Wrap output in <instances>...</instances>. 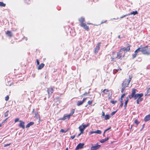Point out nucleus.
<instances>
[{
  "mask_svg": "<svg viewBox=\"0 0 150 150\" xmlns=\"http://www.w3.org/2000/svg\"><path fill=\"white\" fill-rule=\"evenodd\" d=\"M148 46H145L144 47H142V53L144 55H150V50L147 49Z\"/></svg>",
  "mask_w": 150,
  "mask_h": 150,
  "instance_id": "1",
  "label": "nucleus"
},
{
  "mask_svg": "<svg viewBox=\"0 0 150 150\" xmlns=\"http://www.w3.org/2000/svg\"><path fill=\"white\" fill-rule=\"evenodd\" d=\"M144 94L143 93H136V94L132 96L129 98L130 99L134 98V100H136L139 98H141L143 96Z\"/></svg>",
  "mask_w": 150,
  "mask_h": 150,
  "instance_id": "2",
  "label": "nucleus"
},
{
  "mask_svg": "<svg viewBox=\"0 0 150 150\" xmlns=\"http://www.w3.org/2000/svg\"><path fill=\"white\" fill-rule=\"evenodd\" d=\"M130 45L129 44H128V46L127 48L124 47L122 48H121L120 50V52H122V51H124L125 52H124V54L123 55L122 57H124L125 56V51L127 52L129 51L130 50Z\"/></svg>",
  "mask_w": 150,
  "mask_h": 150,
  "instance_id": "3",
  "label": "nucleus"
},
{
  "mask_svg": "<svg viewBox=\"0 0 150 150\" xmlns=\"http://www.w3.org/2000/svg\"><path fill=\"white\" fill-rule=\"evenodd\" d=\"M54 87L49 88H47V92L48 94L49 98L50 95H51L52 93L54 91Z\"/></svg>",
  "mask_w": 150,
  "mask_h": 150,
  "instance_id": "4",
  "label": "nucleus"
},
{
  "mask_svg": "<svg viewBox=\"0 0 150 150\" xmlns=\"http://www.w3.org/2000/svg\"><path fill=\"white\" fill-rule=\"evenodd\" d=\"M100 44V42L98 43L95 48L94 52L95 54H97L98 50H99Z\"/></svg>",
  "mask_w": 150,
  "mask_h": 150,
  "instance_id": "5",
  "label": "nucleus"
},
{
  "mask_svg": "<svg viewBox=\"0 0 150 150\" xmlns=\"http://www.w3.org/2000/svg\"><path fill=\"white\" fill-rule=\"evenodd\" d=\"M84 145V144L83 143H79L76 147L75 150H77L83 148V146Z\"/></svg>",
  "mask_w": 150,
  "mask_h": 150,
  "instance_id": "6",
  "label": "nucleus"
},
{
  "mask_svg": "<svg viewBox=\"0 0 150 150\" xmlns=\"http://www.w3.org/2000/svg\"><path fill=\"white\" fill-rule=\"evenodd\" d=\"M100 146V145L98 144H97L95 146L91 147V150H96L99 149Z\"/></svg>",
  "mask_w": 150,
  "mask_h": 150,
  "instance_id": "7",
  "label": "nucleus"
},
{
  "mask_svg": "<svg viewBox=\"0 0 150 150\" xmlns=\"http://www.w3.org/2000/svg\"><path fill=\"white\" fill-rule=\"evenodd\" d=\"M137 91V89L134 88H133L132 90L131 94L129 96V98L130 97L136 94V93Z\"/></svg>",
  "mask_w": 150,
  "mask_h": 150,
  "instance_id": "8",
  "label": "nucleus"
},
{
  "mask_svg": "<svg viewBox=\"0 0 150 150\" xmlns=\"http://www.w3.org/2000/svg\"><path fill=\"white\" fill-rule=\"evenodd\" d=\"M128 83V80L126 79L123 82L122 84V87H124L126 88L129 85Z\"/></svg>",
  "mask_w": 150,
  "mask_h": 150,
  "instance_id": "9",
  "label": "nucleus"
},
{
  "mask_svg": "<svg viewBox=\"0 0 150 150\" xmlns=\"http://www.w3.org/2000/svg\"><path fill=\"white\" fill-rule=\"evenodd\" d=\"M19 122H20V124L19 125V127H20L22 128L23 129H24L25 128V126L24 125L25 122L23 121L20 120Z\"/></svg>",
  "mask_w": 150,
  "mask_h": 150,
  "instance_id": "10",
  "label": "nucleus"
},
{
  "mask_svg": "<svg viewBox=\"0 0 150 150\" xmlns=\"http://www.w3.org/2000/svg\"><path fill=\"white\" fill-rule=\"evenodd\" d=\"M81 27L85 29L86 30L88 31L89 30V27L88 26H87L85 23L84 24H83L82 25H80Z\"/></svg>",
  "mask_w": 150,
  "mask_h": 150,
  "instance_id": "11",
  "label": "nucleus"
},
{
  "mask_svg": "<svg viewBox=\"0 0 150 150\" xmlns=\"http://www.w3.org/2000/svg\"><path fill=\"white\" fill-rule=\"evenodd\" d=\"M79 21L81 23V25H82L83 24H84L85 23H84L83 22L85 21V18L84 17H81V18H79Z\"/></svg>",
  "mask_w": 150,
  "mask_h": 150,
  "instance_id": "12",
  "label": "nucleus"
},
{
  "mask_svg": "<svg viewBox=\"0 0 150 150\" xmlns=\"http://www.w3.org/2000/svg\"><path fill=\"white\" fill-rule=\"evenodd\" d=\"M150 120V114H149L145 116L144 118V121L147 122Z\"/></svg>",
  "mask_w": 150,
  "mask_h": 150,
  "instance_id": "13",
  "label": "nucleus"
},
{
  "mask_svg": "<svg viewBox=\"0 0 150 150\" xmlns=\"http://www.w3.org/2000/svg\"><path fill=\"white\" fill-rule=\"evenodd\" d=\"M123 55H122V53H121V52L120 51L117 52V57L115 58H117L118 59H120V58Z\"/></svg>",
  "mask_w": 150,
  "mask_h": 150,
  "instance_id": "14",
  "label": "nucleus"
},
{
  "mask_svg": "<svg viewBox=\"0 0 150 150\" xmlns=\"http://www.w3.org/2000/svg\"><path fill=\"white\" fill-rule=\"evenodd\" d=\"M138 13L137 11H133L132 12H131L130 13H128V15L129 16L131 15H134L137 14Z\"/></svg>",
  "mask_w": 150,
  "mask_h": 150,
  "instance_id": "15",
  "label": "nucleus"
},
{
  "mask_svg": "<svg viewBox=\"0 0 150 150\" xmlns=\"http://www.w3.org/2000/svg\"><path fill=\"white\" fill-rule=\"evenodd\" d=\"M34 124V122H29L26 126V128H28L31 126L33 125Z\"/></svg>",
  "mask_w": 150,
  "mask_h": 150,
  "instance_id": "16",
  "label": "nucleus"
},
{
  "mask_svg": "<svg viewBox=\"0 0 150 150\" xmlns=\"http://www.w3.org/2000/svg\"><path fill=\"white\" fill-rule=\"evenodd\" d=\"M45 64L43 63H41L40 65H39L38 68V69L40 70L42 69L44 66Z\"/></svg>",
  "mask_w": 150,
  "mask_h": 150,
  "instance_id": "17",
  "label": "nucleus"
},
{
  "mask_svg": "<svg viewBox=\"0 0 150 150\" xmlns=\"http://www.w3.org/2000/svg\"><path fill=\"white\" fill-rule=\"evenodd\" d=\"M70 116H70V115L69 114L68 115H66L65 114L64 115V118L65 119V120L66 119H68V120L70 118Z\"/></svg>",
  "mask_w": 150,
  "mask_h": 150,
  "instance_id": "18",
  "label": "nucleus"
},
{
  "mask_svg": "<svg viewBox=\"0 0 150 150\" xmlns=\"http://www.w3.org/2000/svg\"><path fill=\"white\" fill-rule=\"evenodd\" d=\"M142 50V47H139L137 50H136L134 51V53H138L139 52H142L141 50Z\"/></svg>",
  "mask_w": 150,
  "mask_h": 150,
  "instance_id": "19",
  "label": "nucleus"
},
{
  "mask_svg": "<svg viewBox=\"0 0 150 150\" xmlns=\"http://www.w3.org/2000/svg\"><path fill=\"white\" fill-rule=\"evenodd\" d=\"M126 98L127 100L125 101V103L124 107L125 109L127 107V104L129 101L128 98V97H127Z\"/></svg>",
  "mask_w": 150,
  "mask_h": 150,
  "instance_id": "20",
  "label": "nucleus"
},
{
  "mask_svg": "<svg viewBox=\"0 0 150 150\" xmlns=\"http://www.w3.org/2000/svg\"><path fill=\"white\" fill-rule=\"evenodd\" d=\"M6 34H7L9 37H11L12 36V33L11 32L9 31H7Z\"/></svg>",
  "mask_w": 150,
  "mask_h": 150,
  "instance_id": "21",
  "label": "nucleus"
},
{
  "mask_svg": "<svg viewBox=\"0 0 150 150\" xmlns=\"http://www.w3.org/2000/svg\"><path fill=\"white\" fill-rule=\"evenodd\" d=\"M83 103L82 102V101H79L77 103V105L78 106H80L82 105Z\"/></svg>",
  "mask_w": 150,
  "mask_h": 150,
  "instance_id": "22",
  "label": "nucleus"
},
{
  "mask_svg": "<svg viewBox=\"0 0 150 150\" xmlns=\"http://www.w3.org/2000/svg\"><path fill=\"white\" fill-rule=\"evenodd\" d=\"M143 98H138L137 100V104H139V102H141Z\"/></svg>",
  "mask_w": 150,
  "mask_h": 150,
  "instance_id": "23",
  "label": "nucleus"
},
{
  "mask_svg": "<svg viewBox=\"0 0 150 150\" xmlns=\"http://www.w3.org/2000/svg\"><path fill=\"white\" fill-rule=\"evenodd\" d=\"M110 118V115L109 114L106 115H105V120H109Z\"/></svg>",
  "mask_w": 150,
  "mask_h": 150,
  "instance_id": "24",
  "label": "nucleus"
},
{
  "mask_svg": "<svg viewBox=\"0 0 150 150\" xmlns=\"http://www.w3.org/2000/svg\"><path fill=\"white\" fill-rule=\"evenodd\" d=\"M146 95L150 96V87L148 89L147 94H145V96Z\"/></svg>",
  "mask_w": 150,
  "mask_h": 150,
  "instance_id": "25",
  "label": "nucleus"
},
{
  "mask_svg": "<svg viewBox=\"0 0 150 150\" xmlns=\"http://www.w3.org/2000/svg\"><path fill=\"white\" fill-rule=\"evenodd\" d=\"M6 4L3 2L0 1V6L4 7L6 6Z\"/></svg>",
  "mask_w": 150,
  "mask_h": 150,
  "instance_id": "26",
  "label": "nucleus"
},
{
  "mask_svg": "<svg viewBox=\"0 0 150 150\" xmlns=\"http://www.w3.org/2000/svg\"><path fill=\"white\" fill-rule=\"evenodd\" d=\"M108 91V90L107 89H105L104 90L101 92L103 96L104 95V93H106V92H107Z\"/></svg>",
  "mask_w": 150,
  "mask_h": 150,
  "instance_id": "27",
  "label": "nucleus"
},
{
  "mask_svg": "<svg viewBox=\"0 0 150 150\" xmlns=\"http://www.w3.org/2000/svg\"><path fill=\"white\" fill-rule=\"evenodd\" d=\"M89 125V124H88L86 125H82L83 129H84Z\"/></svg>",
  "mask_w": 150,
  "mask_h": 150,
  "instance_id": "28",
  "label": "nucleus"
},
{
  "mask_svg": "<svg viewBox=\"0 0 150 150\" xmlns=\"http://www.w3.org/2000/svg\"><path fill=\"white\" fill-rule=\"evenodd\" d=\"M75 111V110L74 109H72L70 113L69 114L70 116L72 115L74 113Z\"/></svg>",
  "mask_w": 150,
  "mask_h": 150,
  "instance_id": "29",
  "label": "nucleus"
},
{
  "mask_svg": "<svg viewBox=\"0 0 150 150\" xmlns=\"http://www.w3.org/2000/svg\"><path fill=\"white\" fill-rule=\"evenodd\" d=\"M89 93V91H88V92H85L83 94V95H81V97H83L84 96H87L88 95Z\"/></svg>",
  "mask_w": 150,
  "mask_h": 150,
  "instance_id": "30",
  "label": "nucleus"
},
{
  "mask_svg": "<svg viewBox=\"0 0 150 150\" xmlns=\"http://www.w3.org/2000/svg\"><path fill=\"white\" fill-rule=\"evenodd\" d=\"M95 132L96 133L100 134L101 133V131L100 130H97L96 131H95Z\"/></svg>",
  "mask_w": 150,
  "mask_h": 150,
  "instance_id": "31",
  "label": "nucleus"
},
{
  "mask_svg": "<svg viewBox=\"0 0 150 150\" xmlns=\"http://www.w3.org/2000/svg\"><path fill=\"white\" fill-rule=\"evenodd\" d=\"M117 110H117L116 111L112 112L110 114V115L111 116H113V115H114L116 112L117 111Z\"/></svg>",
  "mask_w": 150,
  "mask_h": 150,
  "instance_id": "32",
  "label": "nucleus"
},
{
  "mask_svg": "<svg viewBox=\"0 0 150 150\" xmlns=\"http://www.w3.org/2000/svg\"><path fill=\"white\" fill-rule=\"evenodd\" d=\"M100 143H103L105 142H106V141L105 139H102L101 140H100Z\"/></svg>",
  "mask_w": 150,
  "mask_h": 150,
  "instance_id": "33",
  "label": "nucleus"
},
{
  "mask_svg": "<svg viewBox=\"0 0 150 150\" xmlns=\"http://www.w3.org/2000/svg\"><path fill=\"white\" fill-rule=\"evenodd\" d=\"M25 2L27 4H29L30 3V0H25Z\"/></svg>",
  "mask_w": 150,
  "mask_h": 150,
  "instance_id": "34",
  "label": "nucleus"
},
{
  "mask_svg": "<svg viewBox=\"0 0 150 150\" xmlns=\"http://www.w3.org/2000/svg\"><path fill=\"white\" fill-rule=\"evenodd\" d=\"M9 112V111L7 110L4 114V116L5 117H7L8 115V113Z\"/></svg>",
  "mask_w": 150,
  "mask_h": 150,
  "instance_id": "35",
  "label": "nucleus"
},
{
  "mask_svg": "<svg viewBox=\"0 0 150 150\" xmlns=\"http://www.w3.org/2000/svg\"><path fill=\"white\" fill-rule=\"evenodd\" d=\"M137 53H134V54L132 55V59H134L135 57H136V56H137Z\"/></svg>",
  "mask_w": 150,
  "mask_h": 150,
  "instance_id": "36",
  "label": "nucleus"
},
{
  "mask_svg": "<svg viewBox=\"0 0 150 150\" xmlns=\"http://www.w3.org/2000/svg\"><path fill=\"white\" fill-rule=\"evenodd\" d=\"M134 122L137 125H138L139 123V122H138L137 119H136L134 120Z\"/></svg>",
  "mask_w": 150,
  "mask_h": 150,
  "instance_id": "37",
  "label": "nucleus"
},
{
  "mask_svg": "<svg viewBox=\"0 0 150 150\" xmlns=\"http://www.w3.org/2000/svg\"><path fill=\"white\" fill-rule=\"evenodd\" d=\"M110 102L111 103H112V104H115L116 103H117V101L116 100H111Z\"/></svg>",
  "mask_w": 150,
  "mask_h": 150,
  "instance_id": "38",
  "label": "nucleus"
},
{
  "mask_svg": "<svg viewBox=\"0 0 150 150\" xmlns=\"http://www.w3.org/2000/svg\"><path fill=\"white\" fill-rule=\"evenodd\" d=\"M125 87H122V88L121 90V93H122L124 92V90L125 89Z\"/></svg>",
  "mask_w": 150,
  "mask_h": 150,
  "instance_id": "39",
  "label": "nucleus"
},
{
  "mask_svg": "<svg viewBox=\"0 0 150 150\" xmlns=\"http://www.w3.org/2000/svg\"><path fill=\"white\" fill-rule=\"evenodd\" d=\"M132 79V77H130V76H129V78L128 80V83H129L130 81H131Z\"/></svg>",
  "mask_w": 150,
  "mask_h": 150,
  "instance_id": "40",
  "label": "nucleus"
},
{
  "mask_svg": "<svg viewBox=\"0 0 150 150\" xmlns=\"http://www.w3.org/2000/svg\"><path fill=\"white\" fill-rule=\"evenodd\" d=\"M9 99V97L8 96H7L5 97V100L6 101H7Z\"/></svg>",
  "mask_w": 150,
  "mask_h": 150,
  "instance_id": "41",
  "label": "nucleus"
},
{
  "mask_svg": "<svg viewBox=\"0 0 150 150\" xmlns=\"http://www.w3.org/2000/svg\"><path fill=\"white\" fill-rule=\"evenodd\" d=\"M84 130V129H80V134H83V133Z\"/></svg>",
  "mask_w": 150,
  "mask_h": 150,
  "instance_id": "42",
  "label": "nucleus"
},
{
  "mask_svg": "<svg viewBox=\"0 0 150 150\" xmlns=\"http://www.w3.org/2000/svg\"><path fill=\"white\" fill-rule=\"evenodd\" d=\"M128 14H126V15H124L123 16H122L120 17V18H122L126 16H128Z\"/></svg>",
  "mask_w": 150,
  "mask_h": 150,
  "instance_id": "43",
  "label": "nucleus"
},
{
  "mask_svg": "<svg viewBox=\"0 0 150 150\" xmlns=\"http://www.w3.org/2000/svg\"><path fill=\"white\" fill-rule=\"evenodd\" d=\"M92 101H88V104L89 105H91L92 103Z\"/></svg>",
  "mask_w": 150,
  "mask_h": 150,
  "instance_id": "44",
  "label": "nucleus"
},
{
  "mask_svg": "<svg viewBox=\"0 0 150 150\" xmlns=\"http://www.w3.org/2000/svg\"><path fill=\"white\" fill-rule=\"evenodd\" d=\"M116 58H114V57H111V61L112 62H113L114 61V59H115Z\"/></svg>",
  "mask_w": 150,
  "mask_h": 150,
  "instance_id": "45",
  "label": "nucleus"
},
{
  "mask_svg": "<svg viewBox=\"0 0 150 150\" xmlns=\"http://www.w3.org/2000/svg\"><path fill=\"white\" fill-rule=\"evenodd\" d=\"M87 98H84L82 101V102L84 103L87 99Z\"/></svg>",
  "mask_w": 150,
  "mask_h": 150,
  "instance_id": "46",
  "label": "nucleus"
},
{
  "mask_svg": "<svg viewBox=\"0 0 150 150\" xmlns=\"http://www.w3.org/2000/svg\"><path fill=\"white\" fill-rule=\"evenodd\" d=\"M10 144H11V143L5 144H4V147H6L7 146H9L10 145Z\"/></svg>",
  "mask_w": 150,
  "mask_h": 150,
  "instance_id": "47",
  "label": "nucleus"
},
{
  "mask_svg": "<svg viewBox=\"0 0 150 150\" xmlns=\"http://www.w3.org/2000/svg\"><path fill=\"white\" fill-rule=\"evenodd\" d=\"M89 133L90 134H91L95 133H96V132H95V131H92L90 132H89Z\"/></svg>",
  "mask_w": 150,
  "mask_h": 150,
  "instance_id": "48",
  "label": "nucleus"
},
{
  "mask_svg": "<svg viewBox=\"0 0 150 150\" xmlns=\"http://www.w3.org/2000/svg\"><path fill=\"white\" fill-rule=\"evenodd\" d=\"M60 132H63V133H65L66 131H64L63 129H61V130H60Z\"/></svg>",
  "mask_w": 150,
  "mask_h": 150,
  "instance_id": "49",
  "label": "nucleus"
},
{
  "mask_svg": "<svg viewBox=\"0 0 150 150\" xmlns=\"http://www.w3.org/2000/svg\"><path fill=\"white\" fill-rule=\"evenodd\" d=\"M19 118H17L15 119V122H18V121H19Z\"/></svg>",
  "mask_w": 150,
  "mask_h": 150,
  "instance_id": "50",
  "label": "nucleus"
},
{
  "mask_svg": "<svg viewBox=\"0 0 150 150\" xmlns=\"http://www.w3.org/2000/svg\"><path fill=\"white\" fill-rule=\"evenodd\" d=\"M36 63H37V64L38 65H39L40 62H39V60L38 59H36Z\"/></svg>",
  "mask_w": 150,
  "mask_h": 150,
  "instance_id": "51",
  "label": "nucleus"
},
{
  "mask_svg": "<svg viewBox=\"0 0 150 150\" xmlns=\"http://www.w3.org/2000/svg\"><path fill=\"white\" fill-rule=\"evenodd\" d=\"M111 129V127H109L108 128V129H106L105 130V132H106V131H107L110 130V129Z\"/></svg>",
  "mask_w": 150,
  "mask_h": 150,
  "instance_id": "52",
  "label": "nucleus"
},
{
  "mask_svg": "<svg viewBox=\"0 0 150 150\" xmlns=\"http://www.w3.org/2000/svg\"><path fill=\"white\" fill-rule=\"evenodd\" d=\"M125 93L122 94L121 96V98H124V97L125 96Z\"/></svg>",
  "mask_w": 150,
  "mask_h": 150,
  "instance_id": "53",
  "label": "nucleus"
},
{
  "mask_svg": "<svg viewBox=\"0 0 150 150\" xmlns=\"http://www.w3.org/2000/svg\"><path fill=\"white\" fill-rule=\"evenodd\" d=\"M8 118H7L5 120H4L2 123V124L5 123L8 119Z\"/></svg>",
  "mask_w": 150,
  "mask_h": 150,
  "instance_id": "54",
  "label": "nucleus"
},
{
  "mask_svg": "<svg viewBox=\"0 0 150 150\" xmlns=\"http://www.w3.org/2000/svg\"><path fill=\"white\" fill-rule=\"evenodd\" d=\"M75 137V135H73V136H71L70 137L72 139H73Z\"/></svg>",
  "mask_w": 150,
  "mask_h": 150,
  "instance_id": "55",
  "label": "nucleus"
},
{
  "mask_svg": "<svg viewBox=\"0 0 150 150\" xmlns=\"http://www.w3.org/2000/svg\"><path fill=\"white\" fill-rule=\"evenodd\" d=\"M79 130H80V129H83V127H82V125H81V126H80L79 127Z\"/></svg>",
  "mask_w": 150,
  "mask_h": 150,
  "instance_id": "56",
  "label": "nucleus"
},
{
  "mask_svg": "<svg viewBox=\"0 0 150 150\" xmlns=\"http://www.w3.org/2000/svg\"><path fill=\"white\" fill-rule=\"evenodd\" d=\"M123 102H121V103L120 105V106L121 107H122L123 106Z\"/></svg>",
  "mask_w": 150,
  "mask_h": 150,
  "instance_id": "57",
  "label": "nucleus"
},
{
  "mask_svg": "<svg viewBox=\"0 0 150 150\" xmlns=\"http://www.w3.org/2000/svg\"><path fill=\"white\" fill-rule=\"evenodd\" d=\"M59 120H65V119L64 118V117H62V118H59Z\"/></svg>",
  "mask_w": 150,
  "mask_h": 150,
  "instance_id": "58",
  "label": "nucleus"
},
{
  "mask_svg": "<svg viewBox=\"0 0 150 150\" xmlns=\"http://www.w3.org/2000/svg\"><path fill=\"white\" fill-rule=\"evenodd\" d=\"M110 137H107V138L106 139H105L106 141H108Z\"/></svg>",
  "mask_w": 150,
  "mask_h": 150,
  "instance_id": "59",
  "label": "nucleus"
},
{
  "mask_svg": "<svg viewBox=\"0 0 150 150\" xmlns=\"http://www.w3.org/2000/svg\"><path fill=\"white\" fill-rule=\"evenodd\" d=\"M105 113L103 111L102 112V116H105Z\"/></svg>",
  "mask_w": 150,
  "mask_h": 150,
  "instance_id": "60",
  "label": "nucleus"
},
{
  "mask_svg": "<svg viewBox=\"0 0 150 150\" xmlns=\"http://www.w3.org/2000/svg\"><path fill=\"white\" fill-rule=\"evenodd\" d=\"M107 21H102L101 22V24H103V23H105Z\"/></svg>",
  "mask_w": 150,
  "mask_h": 150,
  "instance_id": "61",
  "label": "nucleus"
},
{
  "mask_svg": "<svg viewBox=\"0 0 150 150\" xmlns=\"http://www.w3.org/2000/svg\"><path fill=\"white\" fill-rule=\"evenodd\" d=\"M122 98H120V102L121 103V102H122V101H123V99H122Z\"/></svg>",
  "mask_w": 150,
  "mask_h": 150,
  "instance_id": "62",
  "label": "nucleus"
},
{
  "mask_svg": "<svg viewBox=\"0 0 150 150\" xmlns=\"http://www.w3.org/2000/svg\"><path fill=\"white\" fill-rule=\"evenodd\" d=\"M105 131H104V132L103 133V136H104V137L105 136Z\"/></svg>",
  "mask_w": 150,
  "mask_h": 150,
  "instance_id": "63",
  "label": "nucleus"
},
{
  "mask_svg": "<svg viewBox=\"0 0 150 150\" xmlns=\"http://www.w3.org/2000/svg\"><path fill=\"white\" fill-rule=\"evenodd\" d=\"M145 125V124H144L143 125H142V128H143L144 127V126Z\"/></svg>",
  "mask_w": 150,
  "mask_h": 150,
  "instance_id": "64",
  "label": "nucleus"
}]
</instances>
